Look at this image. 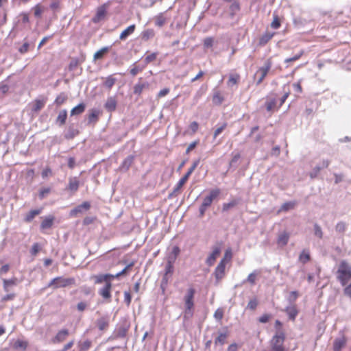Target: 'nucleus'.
Listing matches in <instances>:
<instances>
[{"mask_svg": "<svg viewBox=\"0 0 351 351\" xmlns=\"http://www.w3.org/2000/svg\"><path fill=\"white\" fill-rule=\"evenodd\" d=\"M238 204V202L236 199H233L231 202L228 203H224L223 204V211H228L230 209L234 208L235 206H237Z\"/></svg>", "mask_w": 351, "mask_h": 351, "instance_id": "35", "label": "nucleus"}, {"mask_svg": "<svg viewBox=\"0 0 351 351\" xmlns=\"http://www.w3.org/2000/svg\"><path fill=\"white\" fill-rule=\"evenodd\" d=\"M9 269H10L9 265L6 264V265H3L0 268V276L5 274L6 273H8Z\"/></svg>", "mask_w": 351, "mask_h": 351, "instance_id": "62", "label": "nucleus"}, {"mask_svg": "<svg viewBox=\"0 0 351 351\" xmlns=\"http://www.w3.org/2000/svg\"><path fill=\"white\" fill-rule=\"evenodd\" d=\"M155 35V32L152 29H146L143 32L142 36L144 40H149L152 38Z\"/></svg>", "mask_w": 351, "mask_h": 351, "instance_id": "34", "label": "nucleus"}, {"mask_svg": "<svg viewBox=\"0 0 351 351\" xmlns=\"http://www.w3.org/2000/svg\"><path fill=\"white\" fill-rule=\"evenodd\" d=\"M135 25H131L124 29L120 34L119 38L121 40H125L130 35H131L135 30Z\"/></svg>", "mask_w": 351, "mask_h": 351, "instance_id": "18", "label": "nucleus"}, {"mask_svg": "<svg viewBox=\"0 0 351 351\" xmlns=\"http://www.w3.org/2000/svg\"><path fill=\"white\" fill-rule=\"evenodd\" d=\"M271 67V62L270 60H267L264 65L259 68L254 74V78L256 80V84H260L264 78L268 74Z\"/></svg>", "mask_w": 351, "mask_h": 351, "instance_id": "5", "label": "nucleus"}, {"mask_svg": "<svg viewBox=\"0 0 351 351\" xmlns=\"http://www.w3.org/2000/svg\"><path fill=\"white\" fill-rule=\"evenodd\" d=\"M108 316L101 317L99 319H98L96 322L97 326L100 330H106L108 326Z\"/></svg>", "mask_w": 351, "mask_h": 351, "instance_id": "17", "label": "nucleus"}, {"mask_svg": "<svg viewBox=\"0 0 351 351\" xmlns=\"http://www.w3.org/2000/svg\"><path fill=\"white\" fill-rule=\"evenodd\" d=\"M173 261L171 259L168 260V263L165 266V276H167L169 274H171L173 273ZM166 276L164 277L165 279Z\"/></svg>", "mask_w": 351, "mask_h": 351, "instance_id": "42", "label": "nucleus"}, {"mask_svg": "<svg viewBox=\"0 0 351 351\" xmlns=\"http://www.w3.org/2000/svg\"><path fill=\"white\" fill-rule=\"evenodd\" d=\"M74 282V279L71 278L57 277L50 282L49 287H52L53 289L66 287L73 285Z\"/></svg>", "mask_w": 351, "mask_h": 351, "instance_id": "6", "label": "nucleus"}, {"mask_svg": "<svg viewBox=\"0 0 351 351\" xmlns=\"http://www.w3.org/2000/svg\"><path fill=\"white\" fill-rule=\"evenodd\" d=\"M280 26V22L277 15L274 16L273 21L271 23V27L274 29H278Z\"/></svg>", "mask_w": 351, "mask_h": 351, "instance_id": "49", "label": "nucleus"}, {"mask_svg": "<svg viewBox=\"0 0 351 351\" xmlns=\"http://www.w3.org/2000/svg\"><path fill=\"white\" fill-rule=\"evenodd\" d=\"M145 86V84H141V83L136 84L134 86V93L135 94L140 95L142 93Z\"/></svg>", "mask_w": 351, "mask_h": 351, "instance_id": "48", "label": "nucleus"}, {"mask_svg": "<svg viewBox=\"0 0 351 351\" xmlns=\"http://www.w3.org/2000/svg\"><path fill=\"white\" fill-rule=\"evenodd\" d=\"M276 106V101L275 99H270L266 103V108L268 111H271Z\"/></svg>", "mask_w": 351, "mask_h": 351, "instance_id": "51", "label": "nucleus"}, {"mask_svg": "<svg viewBox=\"0 0 351 351\" xmlns=\"http://www.w3.org/2000/svg\"><path fill=\"white\" fill-rule=\"evenodd\" d=\"M117 101L114 97H110L107 99L105 104V108L110 112H112L116 109Z\"/></svg>", "mask_w": 351, "mask_h": 351, "instance_id": "20", "label": "nucleus"}, {"mask_svg": "<svg viewBox=\"0 0 351 351\" xmlns=\"http://www.w3.org/2000/svg\"><path fill=\"white\" fill-rule=\"evenodd\" d=\"M197 164H198V161L193 162V165L190 167V169L188 170L186 173L178 182L176 188L174 189V192L178 191L180 190V189H181L182 186L186 183V182L189 179V176L191 175V173L194 171V170L197 167Z\"/></svg>", "mask_w": 351, "mask_h": 351, "instance_id": "7", "label": "nucleus"}, {"mask_svg": "<svg viewBox=\"0 0 351 351\" xmlns=\"http://www.w3.org/2000/svg\"><path fill=\"white\" fill-rule=\"evenodd\" d=\"M66 117H67V111L66 110H62L60 111V112L58 115L57 119H56V122L59 125H62L65 123Z\"/></svg>", "mask_w": 351, "mask_h": 351, "instance_id": "24", "label": "nucleus"}, {"mask_svg": "<svg viewBox=\"0 0 351 351\" xmlns=\"http://www.w3.org/2000/svg\"><path fill=\"white\" fill-rule=\"evenodd\" d=\"M344 294L351 299V283L345 287Z\"/></svg>", "mask_w": 351, "mask_h": 351, "instance_id": "64", "label": "nucleus"}, {"mask_svg": "<svg viewBox=\"0 0 351 351\" xmlns=\"http://www.w3.org/2000/svg\"><path fill=\"white\" fill-rule=\"evenodd\" d=\"M132 265H133V264H132V263H131V264H130V265H127V266H126V267H125V268H124L121 271H120V272H119V273L116 274L115 275H112V276H114V279L115 278H118V277H119L120 276H121V275L124 274L128 269H130V267H132Z\"/></svg>", "mask_w": 351, "mask_h": 351, "instance_id": "59", "label": "nucleus"}, {"mask_svg": "<svg viewBox=\"0 0 351 351\" xmlns=\"http://www.w3.org/2000/svg\"><path fill=\"white\" fill-rule=\"evenodd\" d=\"M346 343V339L344 336H341L335 339L333 343V350L340 351L343 348Z\"/></svg>", "mask_w": 351, "mask_h": 351, "instance_id": "14", "label": "nucleus"}, {"mask_svg": "<svg viewBox=\"0 0 351 351\" xmlns=\"http://www.w3.org/2000/svg\"><path fill=\"white\" fill-rule=\"evenodd\" d=\"M286 313L289 315V317L291 320H294L298 315V309L295 305H291L286 308Z\"/></svg>", "mask_w": 351, "mask_h": 351, "instance_id": "19", "label": "nucleus"}, {"mask_svg": "<svg viewBox=\"0 0 351 351\" xmlns=\"http://www.w3.org/2000/svg\"><path fill=\"white\" fill-rule=\"evenodd\" d=\"M69 335V330L67 329H63L60 330L54 339L52 340L53 343H57L62 342L66 339L67 336Z\"/></svg>", "mask_w": 351, "mask_h": 351, "instance_id": "15", "label": "nucleus"}, {"mask_svg": "<svg viewBox=\"0 0 351 351\" xmlns=\"http://www.w3.org/2000/svg\"><path fill=\"white\" fill-rule=\"evenodd\" d=\"M285 333L282 331H277L269 342L271 351H285Z\"/></svg>", "mask_w": 351, "mask_h": 351, "instance_id": "3", "label": "nucleus"}, {"mask_svg": "<svg viewBox=\"0 0 351 351\" xmlns=\"http://www.w3.org/2000/svg\"><path fill=\"white\" fill-rule=\"evenodd\" d=\"M223 311L221 308H218L215 311L214 317L217 320L220 321L223 318Z\"/></svg>", "mask_w": 351, "mask_h": 351, "instance_id": "54", "label": "nucleus"}, {"mask_svg": "<svg viewBox=\"0 0 351 351\" xmlns=\"http://www.w3.org/2000/svg\"><path fill=\"white\" fill-rule=\"evenodd\" d=\"M227 337H228L227 332H219L218 337L215 340V343L216 345L217 344L223 345L226 342Z\"/></svg>", "mask_w": 351, "mask_h": 351, "instance_id": "25", "label": "nucleus"}, {"mask_svg": "<svg viewBox=\"0 0 351 351\" xmlns=\"http://www.w3.org/2000/svg\"><path fill=\"white\" fill-rule=\"evenodd\" d=\"M18 283L19 280L15 277L10 279H3V289L6 292H9L11 287L16 286Z\"/></svg>", "mask_w": 351, "mask_h": 351, "instance_id": "12", "label": "nucleus"}, {"mask_svg": "<svg viewBox=\"0 0 351 351\" xmlns=\"http://www.w3.org/2000/svg\"><path fill=\"white\" fill-rule=\"evenodd\" d=\"M79 187V180L76 177L70 178L68 189L71 191H77Z\"/></svg>", "mask_w": 351, "mask_h": 351, "instance_id": "21", "label": "nucleus"}, {"mask_svg": "<svg viewBox=\"0 0 351 351\" xmlns=\"http://www.w3.org/2000/svg\"><path fill=\"white\" fill-rule=\"evenodd\" d=\"M145 67V65H134V67L130 70V73L132 76H135L139 72L142 71Z\"/></svg>", "mask_w": 351, "mask_h": 351, "instance_id": "37", "label": "nucleus"}, {"mask_svg": "<svg viewBox=\"0 0 351 351\" xmlns=\"http://www.w3.org/2000/svg\"><path fill=\"white\" fill-rule=\"evenodd\" d=\"M85 110V105L84 104H80L74 107L71 111V115L75 116L82 114Z\"/></svg>", "mask_w": 351, "mask_h": 351, "instance_id": "27", "label": "nucleus"}, {"mask_svg": "<svg viewBox=\"0 0 351 351\" xmlns=\"http://www.w3.org/2000/svg\"><path fill=\"white\" fill-rule=\"evenodd\" d=\"M78 134V130L73 128H69L67 132L65 134V138L67 139H71L74 138Z\"/></svg>", "mask_w": 351, "mask_h": 351, "instance_id": "30", "label": "nucleus"}, {"mask_svg": "<svg viewBox=\"0 0 351 351\" xmlns=\"http://www.w3.org/2000/svg\"><path fill=\"white\" fill-rule=\"evenodd\" d=\"M257 305H258V302H257L256 299H252V300H250V302H248L247 308L250 310H254V309H256Z\"/></svg>", "mask_w": 351, "mask_h": 351, "instance_id": "56", "label": "nucleus"}, {"mask_svg": "<svg viewBox=\"0 0 351 351\" xmlns=\"http://www.w3.org/2000/svg\"><path fill=\"white\" fill-rule=\"evenodd\" d=\"M221 252V249L219 247L216 246L213 247L212 252L210 254V255L208 256V258L206 260V263L208 266L213 265L217 258L219 256Z\"/></svg>", "mask_w": 351, "mask_h": 351, "instance_id": "11", "label": "nucleus"}, {"mask_svg": "<svg viewBox=\"0 0 351 351\" xmlns=\"http://www.w3.org/2000/svg\"><path fill=\"white\" fill-rule=\"evenodd\" d=\"M90 205L89 202H84L82 204H80V205L76 206L75 208H74L73 209H72L70 211V216L75 217L78 213H82L88 210L90 208Z\"/></svg>", "mask_w": 351, "mask_h": 351, "instance_id": "9", "label": "nucleus"}, {"mask_svg": "<svg viewBox=\"0 0 351 351\" xmlns=\"http://www.w3.org/2000/svg\"><path fill=\"white\" fill-rule=\"evenodd\" d=\"M99 112L97 110H92L88 115V123H93L97 121Z\"/></svg>", "mask_w": 351, "mask_h": 351, "instance_id": "33", "label": "nucleus"}, {"mask_svg": "<svg viewBox=\"0 0 351 351\" xmlns=\"http://www.w3.org/2000/svg\"><path fill=\"white\" fill-rule=\"evenodd\" d=\"M195 291L193 288H189L184 298L185 304L184 317L189 318L193 315L194 306L193 298Z\"/></svg>", "mask_w": 351, "mask_h": 351, "instance_id": "4", "label": "nucleus"}, {"mask_svg": "<svg viewBox=\"0 0 351 351\" xmlns=\"http://www.w3.org/2000/svg\"><path fill=\"white\" fill-rule=\"evenodd\" d=\"M257 276V273L256 271H254L251 274H250L245 280L243 281V282H249L250 284L254 285L256 282V278Z\"/></svg>", "mask_w": 351, "mask_h": 351, "instance_id": "45", "label": "nucleus"}, {"mask_svg": "<svg viewBox=\"0 0 351 351\" xmlns=\"http://www.w3.org/2000/svg\"><path fill=\"white\" fill-rule=\"evenodd\" d=\"M40 245H38V243H36L32 245V249L30 250V253L32 256H36L38 254V252L40 251Z\"/></svg>", "mask_w": 351, "mask_h": 351, "instance_id": "55", "label": "nucleus"}, {"mask_svg": "<svg viewBox=\"0 0 351 351\" xmlns=\"http://www.w3.org/2000/svg\"><path fill=\"white\" fill-rule=\"evenodd\" d=\"M107 8L108 5L104 4L97 8L96 14L93 19L94 23H98L104 19L107 12Z\"/></svg>", "mask_w": 351, "mask_h": 351, "instance_id": "8", "label": "nucleus"}, {"mask_svg": "<svg viewBox=\"0 0 351 351\" xmlns=\"http://www.w3.org/2000/svg\"><path fill=\"white\" fill-rule=\"evenodd\" d=\"M314 234L319 239H322L323 237L322 230L321 227L317 223L314 225Z\"/></svg>", "mask_w": 351, "mask_h": 351, "instance_id": "46", "label": "nucleus"}, {"mask_svg": "<svg viewBox=\"0 0 351 351\" xmlns=\"http://www.w3.org/2000/svg\"><path fill=\"white\" fill-rule=\"evenodd\" d=\"M226 125L223 124L221 127L216 129V130L214 132V138H215L219 134H220L223 130L225 129Z\"/></svg>", "mask_w": 351, "mask_h": 351, "instance_id": "63", "label": "nucleus"}, {"mask_svg": "<svg viewBox=\"0 0 351 351\" xmlns=\"http://www.w3.org/2000/svg\"><path fill=\"white\" fill-rule=\"evenodd\" d=\"M294 206H295V203L293 202H285L281 206V207L279 210V212L288 211L291 209H293L294 208Z\"/></svg>", "mask_w": 351, "mask_h": 351, "instance_id": "31", "label": "nucleus"}, {"mask_svg": "<svg viewBox=\"0 0 351 351\" xmlns=\"http://www.w3.org/2000/svg\"><path fill=\"white\" fill-rule=\"evenodd\" d=\"M53 217L49 216L45 217L41 223L40 227L42 229H47L51 227L53 224Z\"/></svg>", "mask_w": 351, "mask_h": 351, "instance_id": "28", "label": "nucleus"}, {"mask_svg": "<svg viewBox=\"0 0 351 351\" xmlns=\"http://www.w3.org/2000/svg\"><path fill=\"white\" fill-rule=\"evenodd\" d=\"M133 162V157L130 156L126 158L121 165V169L123 170H127L129 169Z\"/></svg>", "mask_w": 351, "mask_h": 351, "instance_id": "32", "label": "nucleus"}, {"mask_svg": "<svg viewBox=\"0 0 351 351\" xmlns=\"http://www.w3.org/2000/svg\"><path fill=\"white\" fill-rule=\"evenodd\" d=\"M91 279L94 280L95 284L104 283V286L99 290V294L106 300L111 298V282L114 280L112 274H97L91 276Z\"/></svg>", "mask_w": 351, "mask_h": 351, "instance_id": "1", "label": "nucleus"}, {"mask_svg": "<svg viewBox=\"0 0 351 351\" xmlns=\"http://www.w3.org/2000/svg\"><path fill=\"white\" fill-rule=\"evenodd\" d=\"M289 239V234L287 232H282L279 234L277 239V243L280 247L285 246Z\"/></svg>", "mask_w": 351, "mask_h": 351, "instance_id": "16", "label": "nucleus"}, {"mask_svg": "<svg viewBox=\"0 0 351 351\" xmlns=\"http://www.w3.org/2000/svg\"><path fill=\"white\" fill-rule=\"evenodd\" d=\"M299 259L303 263L308 262L310 259L309 253L305 250L302 251L300 255Z\"/></svg>", "mask_w": 351, "mask_h": 351, "instance_id": "40", "label": "nucleus"}, {"mask_svg": "<svg viewBox=\"0 0 351 351\" xmlns=\"http://www.w3.org/2000/svg\"><path fill=\"white\" fill-rule=\"evenodd\" d=\"M155 25L158 27H162L167 22L166 17L162 14H159L154 18Z\"/></svg>", "mask_w": 351, "mask_h": 351, "instance_id": "26", "label": "nucleus"}, {"mask_svg": "<svg viewBox=\"0 0 351 351\" xmlns=\"http://www.w3.org/2000/svg\"><path fill=\"white\" fill-rule=\"evenodd\" d=\"M45 105V103L43 101H41V100H36L35 101V103L34 104V106H33V108H32V110L34 111H38L40 110L41 108H43Z\"/></svg>", "mask_w": 351, "mask_h": 351, "instance_id": "44", "label": "nucleus"}, {"mask_svg": "<svg viewBox=\"0 0 351 351\" xmlns=\"http://www.w3.org/2000/svg\"><path fill=\"white\" fill-rule=\"evenodd\" d=\"M179 253H180L179 247L177 246H174L172 249L170 256L168 258V260L171 259V261L174 262L175 260L176 259L178 255L179 254Z\"/></svg>", "mask_w": 351, "mask_h": 351, "instance_id": "38", "label": "nucleus"}, {"mask_svg": "<svg viewBox=\"0 0 351 351\" xmlns=\"http://www.w3.org/2000/svg\"><path fill=\"white\" fill-rule=\"evenodd\" d=\"M219 193H220L219 189L212 190L210 192L209 195L206 196L204 199L202 204L204 205V206H206L207 208L209 207L211 205L213 199L215 198H216L219 195Z\"/></svg>", "mask_w": 351, "mask_h": 351, "instance_id": "10", "label": "nucleus"}, {"mask_svg": "<svg viewBox=\"0 0 351 351\" xmlns=\"http://www.w3.org/2000/svg\"><path fill=\"white\" fill-rule=\"evenodd\" d=\"M27 343L25 341L21 340H17L14 343V348L16 349L20 348L25 350L27 348Z\"/></svg>", "mask_w": 351, "mask_h": 351, "instance_id": "41", "label": "nucleus"}, {"mask_svg": "<svg viewBox=\"0 0 351 351\" xmlns=\"http://www.w3.org/2000/svg\"><path fill=\"white\" fill-rule=\"evenodd\" d=\"M320 170H322V167H319V165L316 166L313 169V170L310 172L309 176L311 178H315L317 177Z\"/></svg>", "mask_w": 351, "mask_h": 351, "instance_id": "52", "label": "nucleus"}, {"mask_svg": "<svg viewBox=\"0 0 351 351\" xmlns=\"http://www.w3.org/2000/svg\"><path fill=\"white\" fill-rule=\"evenodd\" d=\"M34 15L36 17H40L41 16V14L43 12V10H41L40 7L39 5H36L34 8Z\"/></svg>", "mask_w": 351, "mask_h": 351, "instance_id": "61", "label": "nucleus"}, {"mask_svg": "<svg viewBox=\"0 0 351 351\" xmlns=\"http://www.w3.org/2000/svg\"><path fill=\"white\" fill-rule=\"evenodd\" d=\"M223 101V97L219 91L214 93L213 102L216 105H220Z\"/></svg>", "mask_w": 351, "mask_h": 351, "instance_id": "29", "label": "nucleus"}, {"mask_svg": "<svg viewBox=\"0 0 351 351\" xmlns=\"http://www.w3.org/2000/svg\"><path fill=\"white\" fill-rule=\"evenodd\" d=\"M116 82L117 79L111 75L105 78L103 85L106 88L110 89L114 85Z\"/></svg>", "mask_w": 351, "mask_h": 351, "instance_id": "22", "label": "nucleus"}, {"mask_svg": "<svg viewBox=\"0 0 351 351\" xmlns=\"http://www.w3.org/2000/svg\"><path fill=\"white\" fill-rule=\"evenodd\" d=\"M239 80V76L238 75H230L229 77V80L228 81V85L229 86H232L237 84Z\"/></svg>", "mask_w": 351, "mask_h": 351, "instance_id": "39", "label": "nucleus"}, {"mask_svg": "<svg viewBox=\"0 0 351 351\" xmlns=\"http://www.w3.org/2000/svg\"><path fill=\"white\" fill-rule=\"evenodd\" d=\"M346 229V225L345 223L342 221L337 223V224L335 226V230L340 233L344 232Z\"/></svg>", "mask_w": 351, "mask_h": 351, "instance_id": "47", "label": "nucleus"}, {"mask_svg": "<svg viewBox=\"0 0 351 351\" xmlns=\"http://www.w3.org/2000/svg\"><path fill=\"white\" fill-rule=\"evenodd\" d=\"M213 39L210 37L206 38L204 41V45L206 48L211 47L213 46Z\"/></svg>", "mask_w": 351, "mask_h": 351, "instance_id": "60", "label": "nucleus"}, {"mask_svg": "<svg viewBox=\"0 0 351 351\" xmlns=\"http://www.w3.org/2000/svg\"><path fill=\"white\" fill-rule=\"evenodd\" d=\"M273 36H274V34H269V33L265 34L260 39L261 44H265L273 37Z\"/></svg>", "mask_w": 351, "mask_h": 351, "instance_id": "50", "label": "nucleus"}, {"mask_svg": "<svg viewBox=\"0 0 351 351\" xmlns=\"http://www.w3.org/2000/svg\"><path fill=\"white\" fill-rule=\"evenodd\" d=\"M156 56H157L156 53H152L147 56L145 59V65H146L147 64H149V62L155 60L156 58Z\"/></svg>", "mask_w": 351, "mask_h": 351, "instance_id": "57", "label": "nucleus"}, {"mask_svg": "<svg viewBox=\"0 0 351 351\" xmlns=\"http://www.w3.org/2000/svg\"><path fill=\"white\" fill-rule=\"evenodd\" d=\"M232 253L231 248H228L224 254V256L221 260H224V263L226 264L228 261H230L232 259Z\"/></svg>", "mask_w": 351, "mask_h": 351, "instance_id": "43", "label": "nucleus"}, {"mask_svg": "<svg viewBox=\"0 0 351 351\" xmlns=\"http://www.w3.org/2000/svg\"><path fill=\"white\" fill-rule=\"evenodd\" d=\"M90 341L89 340H86L80 343V350L81 351H86L88 350L90 346Z\"/></svg>", "mask_w": 351, "mask_h": 351, "instance_id": "53", "label": "nucleus"}, {"mask_svg": "<svg viewBox=\"0 0 351 351\" xmlns=\"http://www.w3.org/2000/svg\"><path fill=\"white\" fill-rule=\"evenodd\" d=\"M41 213V209H36L30 210L25 217V221L27 222H30L33 220V219L39 215Z\"/></svg>", "mask_w": 351, "mask_h": 351, "instance_id": "23", "label": "nucleus"}, {"mask_svg": "<svg viewBox=\"0 0 351 351\" xmlns=\"http://www.w3.org/2000/svg\"><path fill=\"white\" fill-rule=\"evenodd\" d=\"M337 279L342 286H346L351 279V265L346 261H341L336 272Z\"/></svg>", "mask_w": 351, "mask_h": 351, "instance_id": "2", "label": "nucleus"}, {"mask_svg": "<svg viewBox=\"0 0 351 351\" xmlns=\"http://www.w3.org/2000/svg\"><path fill=\"white\" fill-rule=\"evenodd\" d=\"M109 49L110 48L108 47H104L101 48V49L97 51L94 54V58L95 59H100V58H101L103 57L104 54L109 51Z\"/></svg>", "mask_w": 351, "mask_h": 351, "instance_id": "36", "label": "nucleus"}, {"mask_svg": "<svg viewBox=\"0 0 351 351\" xmlns=\"http://www.w3.org/2000/svg\"><path fill=\"white\" fill-rule=\"evenodd\" d=\"M51 191L50 188H43L40 191L39 196L41 199L44 198Z\"/></svg>", "mask_w": 351, "mask_h": 351, "instance_id": "58", "label": "nucleus"}, {"mask_svg": "<svg viewBox=\"0 0 351 351\" xmlns=\"http://www.w3.org/2000/svg\"><path fill=\"white\" fill-rule=\"evenodd\" d=\"M225 267L226 263H224V260H221L215 271V275L217 279L220 280L223 277L225 274Z\"/></svg>", "mask_w": 351, "mask_h": 351, "instance_id": "13", "label": "nucleus"}]
</instances>
